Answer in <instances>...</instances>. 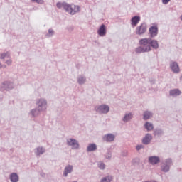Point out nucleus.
<instances>
[{
	"label": "nucleus",
	"mask_w": 182,
	"mask_h": 182,
	"mask_svg": "<svg viewBox=\"0 0 182 182\" xmlns=\"http://www.w3.org/2000/svg\"><path fill=\"white\" fill-rule=\"evenodd\" d=\"M145 182H151V181H145ZM154 182H155V181H154Z\"/></svg>",
	"instance_id": "nucleus-41"
},
{
	"label": "nucleus",
	"mask_w": 182,
	"mask_h": 182,
	"mask_svg": "<svg viewBox=\"0 0 182 182\" xmlns=\"http://www.w3.org/2000/svg\"><path fill=\"white\" fill-rule=\"evenodd\" d=\"M0 88L2 92H4L5 90L11 91L14 89V83L9 82V81H5L1 83Z\"/></svg>",
	"instance_id": "nucleus-9"
},
{
	"label": "nucleus",
	"mask_w": 182,
	"mask_h": 182,
	"mask_svg": "<svg viewBox=\"0 0 182 182\" xmlns=\"http://www.w3.org/2000/svg\"><path fill=\"white\" fill-rule=\"evenodd\" d=\"M179 80L182 81V75L181 76V77H179Z\"/></svg>",
	"instance_id": "nucleus-39"
},
{
	"label": "nucleus",
	"mask_w": 182,
	"mask_h": 182,
	"mask_svg": "<svg viewBox=\"0 0 182 182\" xmlns=\"http://www.w3.org/2000/svg\"><path fill=\"white\" fill-rule=\"evenodd\" d=\"M95 110L96 113H98L100 114H107L110 112V107L106 104H102L100 105H96L95 107Z\"/></svg>",
	"instance_id": "nucleus-4"
},
{
	"label": "nucleus",
	"mask_w": 182,
	"mask_h": 182,
	"mask_svg": "<svg viewBox=\"0 0 182 182\" xmlns=\"http://www.w3.org/2000/svg\"><path fill=\"white\" fill-rule=\"evenodd\" d=\"M170 1L171 0H162V4L164 5H167Z\"/></svg>",
	"instance_id": "nucleus-35"
},
{
	"label": "nucleus",
	"mask_w": 182,
	"mask_h": 182,
	"mask_svg": "<svg viewBox=\"0 0 182 182\" xmlns=\"http://www.w3.org/2000/svg\"><path fill=\"white\" fill-rule=\"evenodd\" d=\"M138 46L135 48V53L141 54L144 53H149L151 51V48L154 50L159 48V43L157 40L152 39L151 38H141L138 41Z\"/></svg>",
	"instance_id": "nucleus-1"
},
{
	"label": "nucleus",
	"mask_w": 182,
	"mask_h": 182,
	"mask_svg": "<svg viewBox=\"0 0 182 182\" xmlns=\"http://www.w3.org/2000/svg\"><path fill=\"white\" fill-rule=\"evenodd\" d=\"M112 180H113V176L108 175V176H104L103 178H101L100 182H112Z\"/></svg>",
	"instance_id": "nucleus-27"
},
{
	"label": "nucleus",
	"mask_w": 182,
	"mask_h": 182,
	"mask_svg": "<svg viewBox=\"0 0 182 182\" xmlns=\"http://www.w3.org/2000/svg\"><path fill=\"white\" fill-rule=\"evenodd\" d=\"M140 22V16H135L132 18L131 19V26L132 27L134 28L136 27L137 24H139Z\"/></svg>",
	"instance_id": "nucleus-21"
},
{
	"label": "nucleus",
	"mask_w": 182,
	"mask_h": 182,
	"mask_svg": "<svg viewBox=\"0 0 182 182\" xmlns=\"http://www.w3.org/2000/svg\"><path fill=\"white\" fill-rule=\"evenodd\" d=\"M149 32L150 37L149 38L152 39L156 38L159 32L157 26H150Z\"/></svg>",
	"instance_id": "nucleus-12"
},
{
	"label": "nucleus",
	"mask_w": 182,
	"mask_h": 182,
	"mask_svg": "<svg viewBox=\"0 0 182 182\" xmlns=\"http://www.w3.org/2000/svg\"><path fill=\"white\" fill-rule=\"evenodd\" d=\"M104 156L106 159L111 160V159L112 158V153L111 152V151H107V153H105V155H104Z\"/></svg>",
	"instance_id": "nucleus-30"
},
{
	"label": "nucleus",
	"mask_w": 182,
	"mask_h": 182,
	"mask_svg": "<svg viewBox=\"0 0 182 182\" xmlns=\"http://www.w3.org/2000/svg\"><path fill=\"white\" fill-rule=\"evenodd\" d=\"M3 100V96H1V95H0V100Z\"/></svg>",
	"instance_id": "nucleus-38"
},
{
	"label": "nucleus",
	"mask_w": 182,
	"mask_h": 182,
	"mask_svg": "<svg viewBox=\"0 0 182 182\" xmlns=\"http://www.w3.org/2000/svg\"><path fill=\"white\" fill-rule=\"evenodd\" d=\"M122 156H124V157L128 156V151H122Z\"/></svg>",
	"instance_id": "nucleus-34"
},
{
	"label": "nucleus",
	"mask_w": 182,
	"mask_h": 182,
	"mask_svg": "<svg viewBox=\"0 0 182 182\" xmlns=\"http://www.w3.org/2000/svg\"><path fill=\"white\" fill-rule=\"evenodd\" d=\"M5 58L11 59V52L6 51L0 54V59L4 60Z\"/></svg>",
	"instance_id": "nucleus-26"
},
{
	"label": "nucleus",
	"mask_w": 182,
	"mask_h": 182,
	"mask_svg": "<svg viewBox=\"0 0 182 182\" xmlns=\"http://www.w3.org/2000/svg\"><path fill=\"white\" fill-rule=\"evenodd\" d=\"M145 129L147 130V132H151L153 129H154V126L153 125L152 122H146L144 123V125H143Z\"/></svg>",
	"instance_id": "nucleus-24"
},
{
	"label": "nucleus",
	"mask_w": 182,
	"mask_h": 182,
	"mask_svg": "<svg viewBox=\"0 0 182 182\" xmlns=\"http://www.w3.org/2000/svg\"><path fill=\"white\" fill-rule=\"evenodd\" d=\"M55 30H53V28H49L48 31V33H46V38H53V36H55Z\"/></svg>",
	"instance_id": "nucleus-28"
},
{
	"label": "nucleus",
	"mask_w": 182,
	"mask_h": 182,
	"mask_svg": "<svg viewBox=\"0 0 182 182\" xmlns=\"http://www.w3.org/2000/svg\"><path fill=\"white\" fill-rule=\"evenodd\" d=\"M74 171V167L72 164H67L64 168L63 177L66 178L69 174H71Z\"/></svg>",
	"instance_id": "nucleus-11"
},
{
	"label": "nucleus",
	"mask_w": 182,
	"mask_h": 182,
	"mask_svg": "<svg viewBox=\"0 0 182 182\" xmlns=\"http://www.w3.org/2000/svg\"><path fill=\"white\" fill-rule=\"evenodd\" d=\"M169 69L175 74H178L181 73L180 65L176 61H171L169 63Z\"/></svg>",
	"instance_id": "nucleus-8"
},
{
	"label": "nucleus",
	"mask_w": 182,
	"mask_h": 182,
	"mask_svg": "<svg viewBox=\"0 0 182 182\" xmlns=\"http://www.w3.org/2000/svg\"><path fill=\"white\" fill-rule=\"evenodd\" d=\"M32 2H35L36 4L43 5L45 1L43 0H31Z\"/></svg>",
	"instance_id": "nucleus-32"
},
{
	"label": "nucleus",
	"mask_w": 182,
	"mask_h": 182,
	"mask_svg": "<svg viewBox=\"0 0 182 182\" xmlns=\"http://www.w3.org/2000/svg\"><path fill=\"white\" fill-rule=\"evenodd\" d=\"M181 95V91L180 89H172L169 90V96H171L173 98H176L178 96H180Z\"/></svg>",
	"instance_id": "nucleus-19"
},
{
	"label": "nucleus",
	"mask_w": 182,
	"mask_h": 182,
	"mask_svg": "<svg viewBox=\"0 0 182 182\" xmlns=\"http://www.w3.org/2000/svg\"><path fill=\"white\" fill-rule=\"evenodd\" d=\"M134 118V114L132 112H127L124 114V116L122 118V122L123 123H129Z\"/></svg>",
	"instance_id": "nucleus-14"
},
{
	"label": "nucleus",
	"mask_w": 182,
	"mask_h": 182,
	"mask_svg": "<svg viewBox=\"0 0 182 182\" xmlns=\"http://www.w3.org/2000/svg\"><path fill=\"white\" fill-rule=\"evenodd\" d=\"M56 7L58 8V9H63L65 12L71 16L76 15L81 11V7L79 6L75 5L74 4H68L66 1L57 2Z\"/></svg>",
	"instance_id": "nucleus-2"
},
{
	"label": "nucleus",
	"mask_w": 182,
	"mask_h": 182,
	"mask_svg": "<svg viewBox=\"0 0 182 182\" xmlns=\"http://www.w3.org/2000/svg\"><path fill=\"white\" fill-rule=\"evenodd\" d=\"M153 139V136L151 134H145V136L142 138V144L144 145H149L150 143H151V141Z\"/></svg>",
	"instance_id": "nucleus-15"
},
{
	"label": "nucleus",
	"mask_w": 182,
	"mask_h": 182,
	"mask_svg": "<svg viewBox=\"0 0 182 182\" xmlns=\"http://www.w3.org/2000/svg\"><path fill=\"white\" fill-rule=\"evenodd\" d=\"M164 134V132L161 129H156L154 130V136H162Z\"/></svg>",
	"instance_id": "nucleus-29"
},
{
	"label": "nucleus",
	"mask_w": 182,
	"mask_h": 182,
	"mask_svg": "<svg viewBox=\"0 0 182 182\" xmlns=\"http://www.w3.org/2000/svg\"><path fill=\"white\" fill-rule=\"evenodd\" d=\"M97 146L95 144H88L87 147V152H92L97 151Z\"/></svg>",
	"instance_id": "nucleus-25"
},
{
	"label": "nucleus",
	"mask_w": 182,
	"mask_h": 182,
	"mask_svg": "<svg viewBox=\"0 0 182 182\" xmlns=\"http://www.w3.org/2000/svg\"><path fill=\"white\" fill-rule=\"evenodd\" d=\"M36 105H37V108L41 110H44L46 112L48 109V100L46 98H38L36 101Z\"/></svg>",
	"instance_id": "nucleus-5"
},
{
	"label": "nucleus",
	"mask_w": 182,
	"mask_h": 182,
	"mask_svg": "<svg viewBox=\"0 0 182 182\" xmlns=\"http://www.w3.org/2000/svg\"><path fill=\"white\" fill-rule=\"evenodd\" d=\"M144 148V145H137L136 146V150L139 151L140 149Z\"/></svg>",
	"instance_id": "nucleus-36"
},
{
	"label": "nucleus",
	"mask_w": 182,
	"mask_h": 182,
	"mask_svg": "<svg viewBox=\"0 0 182 182\" xmlns=\"http://www.w3.org/2000/svg\"><path fill=\"white\" fill-rule=\"evenodd\" d=\"M173 165V159L171 158L166 159L161 164V171L164 173L170 171L171 167Z\"/></svg>",
	"instance_id": "nucleus-3"
},
{
	"label": "nucleus",
	"mask_w": 182,
	"mask_h": 182,
	"mask_svg": "<svg viewBox=\"0 0 182 182\" xmlns=\"http://www.w3.org/2000/svg\"><path fill=\"white\" fill-rule=\"evenodd\" d=\"M10 182H18L19 181V176L15 172L10 173L9 175Z\"/></svg>",
	"instance_id": "nucleus-23"
},
{
	"label": "nucleus",
	"mask_w": 182,
	"mask_h": 182,
	"mask_svg": "<svg viewBox=\"0 0 182 182\" xmlns=\"http://www.w3.org/2000/svg\"><path fill=\"white\" fill-rule=\"evenodd\" d=\"M147 32V24L142 23L135 28V34L136 36H144Z\"/></svg>",
	"instance_id": "nucleus-7"
},
{
	"label": "nucleus",
	"mask_w": 182,
	"mask_h": 182,
	"mask_svg": "<svg viewBox=\"0 0 182 182\" xmlns=\"http://www.w3.org/2000/svg\"><path fill=\"white\" fill-rule=\"evenodd\" d=\"M33 152L36 156H40L46 153V148L42 146H38L33 149Z\"/></svg>",
	"instance_id": "nucleus-17"
},
{
	"label": "nucleus",
	"mask_w": 182,
	"mask_h": 182,
	"mask_svg": "<svg viewBox=\"0 0 182 182\" xmlns=\"http://www.w3.org/2000/svg\"><path fill=\"white\" fill-rule=\"evenodd\" d=\"M148 162L152 166H155L160 163V158L157 156H151L148 158Z\"/></svg>",
	"instance_id": "nucleus-16"
},
{
	"label": "nucleus",
	"mask_w": 182,
	"mask_h": 182,
	"mask_svg": "<svg viewBox=\"0 0 182 182\" xmlns=\"http://www.w3.org/2000/svg\"><path fill=\"white\" fill-rule=\"evenodd\" d=\"M97 167L100 168V170H105V164L102 161L97 162Z\"/></svg>",
	"instance_id": "nucleus-31"
},
{
	"label": "nucleus",
	"mask_w": 182,
	"mask_h": 182,
	"mask_svg": "<svg viewBox=\"0 0 182 182\" xmlns=\"http://www.w3.org/2000/svg\"><path fill=\"white\" fill-rule=\"evenodd\" d=\"M77 82L80 85H82L87 83V77L86 75H80L77 77Z\"/></svg>",
	"instance_id": "nucleus-20"
},
{
	"label": "nucleus",
	"mask_w": 182,
	"mask_h": 182,
	"mask_svg": "<svg viewBox=\"0 0 182 182\" xmlns=\"http://www.w3.org/2000/svg\"><path fill=\"white\" fill-rule=\"evenodd\" d=\"M66 144L69 147H71L73 150H78L80 149L79 141H77V140L74 138L67 139Z\"/></svg>",
	"instance_id": "nucleus-6"
},
{
	"label": "nucleus",
	"mask_w": 182,
	"mask_h": 182,
	"mask_svg": "<svg viewBox=\"0 0 182 182\" xmlns=\"http://www.w3.org/2000/svg\"><path fill=\"white\" fill-rule=\"evenodd\" d=\"M181 20L182 21V15L181 16Z\"/></svg>",
	"instance_id": "nucleus-40"
},
{
	"label": "nucleus",
	"mask_w": 182,
	"mask_h": 182,
	"mask_svg": "<svg viewBox=\"0 0 182 182\" xmlns=\"http://www.w3.org/2000/svg\"><path fill=\"white\" fill-rule=\"evenodd\" d=\"M4 63H6L7 65V66H11L12 64L11 58H9V60H6V62H4Z\"/></svg>",
	"instance_id": "nucleus-33"
},
{
	"label": "nucleus",
	"mask_w": 182,
	"mask_h": 182,
	"mask_svg": "<svg viewBox=\"0 0 182 182\" xmlns=\"http://www.w3.org/2000/svg\"><path fill=\"white\" fill-rule=\"evenodd\" d=\"M153 117V112L149 111V110H146L144 111L143 112V120H149Z\"/></svg>",
	"instance_id": "nucleus-22"
},
{
	"label": "nucleus",
	"mask_w": 182,
	"mask_h": 182,
	"mask_svg": "<svg viewBox=\"0 0 182 182\" xmlns=\"http://www.w3.org/2000/svg\"><path fill=\"white\" fill-rule=\"evenodd\" d=\"M46 112L43 109H40L38 108H33V109H31L30 112L28 113V115L31 116L32 118L38 117L41 112Z\"/></svg>",
	"instance_id": "nucleus-13"
},
{
	"label": "nucleus",
	"mask_w": 182,
	"mask_h": 182,
	"mask_svg": "<svg viewBox=\"0 0 182 182\" xmlns=\"http://www.w3.org/2000/svg\"><path fill=\"white\" fill-rule=\"evenodd\" d=\"M106 26L105 24H102L100 28L97 30V35L101 38H103L106 36Z\"/></svg>",
	"instance_id": "nucleus-18"
},
{
	"label": "nucleus",
	"mask_w": 182,
	"mask_h": 182,
	"mask_svg": "<svg viewBox=\"0 0 182 182\" xmlns=\"http://www.w3.org/2000/svg\"><path fill=\"white\" fill-rule=\"evenodd\" d=\"M1 68L6 69V65L2 64L1 63H0V69H1Z\"/></svg>",
	"instance_id": "nucleus-37"
},
{
	"label": "nucleus",
	"mask_w": 182,
	"mask_h": 182,
	"mask_svg": "<svg viewBox=\"0 0 182 182\" xmlns=\"http://www.w3.org/2000/svg\"><path fill=\"white\" fill-rule=\"evenodd\" d=\"M72 182H77V181H72Z\"/></svg>",
	"instance_id": "nucleus-42"
},
{
	"label": "nucleus",
	"mask_w": 182,
	"mask_h": 182,
	"mask_svg": "<svg viewBox=\"0 0 182 182\" xmlns=\"http://www.w3.org/2000/svg\"><path fill=\"white\" fill-rule=\"evenodd\" d=\"M115 134L112 133L105 134L102 136V141L106 143H112L115 140Z\"/></svg>",
	"instance_id": "nucleus-10"
}]
</instances>
